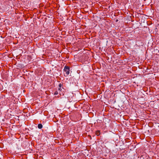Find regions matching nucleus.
I'll return each instance as SVG.
<instances>
[{
    "mask_svg": "<svg viewBox=\"0 0 159 159\" xmlns=\"http://www.w3.org/2000/svg\"><path fill=\"white\" fill-rule=\"evenodd\" d=\"M70 67L68 66H65L64 71L66 73V75H64L65 76H67L70 73Z\"/></svg>",
    "mask_w": 159,
    "mask_h": 159,
    "instance_id": "obj_1",
    "label": "nucleus"
},
{
    "mask_svg": "<svg viewBox=\"0 0 159 159\" xmlns=\"http://www.w3.org/2000/svg\"><path fill=\"white\" fill-rule=\"evenodd\" d=\"M58 94H59L60 95H61L62 94L63 95H64V93H63L62 92L61 93L60 91H58V90L57 91H55V92L54 93V95H57Z\"/></svg>",
    "mask_w": 159,
    "mask_h": 159,
    "instance_id": "obj_2",
    "label": "nucleus"
},
{
    "mask_svg": "<svg viewBox=\"0 0 159 159\" xmlns=\"http://www.w3.org/2000/svg\"><path fill=\"white\" fill-rule=\"evenodd\" d=\"M58 90V91H60L61 93L62 92L64 93L65 91V89L63 87L59 88Z\"/></svg>",
    "mask_w": 159,
    "mask_h": 159,
    "instance_id": "obj_3",
    "label": "nucleus"
},
{
    "mask_svg": "<svg viewBox=\"0 0 159 159\" xmlns=\"http://www.w3.org/2000/svg\"><path fill=\"white\" fill-rule=\"evenodd\" d=\"M100 131L99 130H97L96 131L95 134L97 136H98L100 135Z\"/></svg>",
    "mask_w": 159,
    "mask_h": 159,
    "instance_id": "obj_4",
    "label": "nucleus"
},
{
    "mask_svg": "<svg viewBox=\"0 0 159 159\" xmlns=\"http://www.w3.org/2000/svg\"><path fill=\"white\" fill-rule=\"evenodd\" d=\"M43 127V125L41 124H39L38 125V127L39 129H41Z\"/></svg>",
    "mask_w": 159,
    "mask_h": 159,
    "instance_id": "obj_5",
    "label": "nucleus"
},
{
    "mask_svg": "<svg viewBox=\"0 0 159 159\" xmlns=\"http://www.w3.org/2000/svg\"><path fill=\"white\" fill-rule=\"evenodd\" d=\"M58 86L59 88H62L63 87V84L62 83H60L59 84Z\"/></svg>",
    "mask_w": 159,
    "mask_h": 159,
    "instance_id": "obj_6",
    "label": "nucleus"
},
{
    "mask_svg": "<svg viewBox=\"0 0 159 159\" xmlns=\"http://www.w3.org/2000/svg\"><path fill=\"white\" fill-rule=\"evenodd\" d=\"M143 157V159H144V157H143V156H141V157Z\"/></svg>",
    "mask_w": 159,
    "mask_h": 159,
    "instance_id": "obj_7",
    "label": "nucleus"
},
{
    "mask_svg": "<svg viewBox=\"0 0 159 159\" xmlns=\"http://www.w3.org/2000/svg\"><path fill=\"white\" fill-rule=\"evenodd\" d=\"M118 21V20L117 19L116 20V22H117Z\"/></svg>",
    "mask_w": 159,
    "mask_h": 159,
    "instance_id": "obj_8",
    "label": "nucleus"
},
{
    "mask_svg": "<svg viewBox=\"0 0 159 159\" xmlns=\"http://www.w3.org/2000/svg\"><path fill=\"white\" fill-rule=\"evenodd\" d=\"M89 136H90L89 138H91V136L90 135H89Z\"/></svg>",
    "mask_w": 159,
    "mask_h": 159,
    "instance_id": "obj_9",
    "label": "nucleus"
},
{
    "mask_svg": "<svg viewBox=\"0 0 159 159\" xmlns=\"http://www.w3.org/2000/svg\"><path fill=\"white\" fill-rule=\"evenodd\" d=\"M89 136H90L89 138H91V136L90 135H89Z\"/></svg>",
    "mask_w": 159,
    "mask_h": 159,
    "instance_id": "obj_10",
    "label": "nucleus"
},
{
    "mask_svg": "<svg viewBox=\"0 0 159 159\" xmlns=\"http://www.w3.org/2000/svg\"><path fill=\"white\" fill-rule=\"evenodd\" d=\"M102 159H104L103 158H102Z\"/></svg>",
    "mask_w": 159,
    "mask_h": 159,
    "instance_id": "obj_11",
    "label": "nucleus"
}]
</instances>
